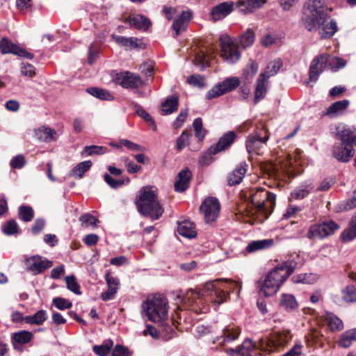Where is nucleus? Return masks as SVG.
I'll use <instances>...</instances> for the list:
<instances>
[{
	"label": "nucleus",
	"instance_id": "obj_1",
	"mask_svg": "<svg viewBox=\"0 0 356 356\" xmlns=\"http://www.w3.org/2000/svg\"><path fill=\"white\" fill-rule=\"evenodd\" d=\"M241 285L232 280H216L205 283L202 291L188 290L184 297L183 303L186 307L196 313H203L207 311L204 308L207 302H211L218 305L226 301L229 291H234Z\"/></svg>",
	"mask_w": 356,
	"mask_h": 356
},
{
	"label": "nucleus",
	"instance_id": "obj_22",
	"mask_svg": "<svg viewBox=\"0 0 356 356\" xmlns=\"http://www.w3.org/2000/svg\"><path fill=\"white\" fill-rule=\"evenodd\" d=\"M234 8V4L232 2H223L213 8L211 10V17L213 21L220 20L229 14Z\"/></svg>",
	"mask_w": 356,
	"mask_h": 356
},
{
	"label": "nucleus",
	"instance_id": "obj_20",
	"mask_svg": "<svg viewBox=\"0 0 356 356\" xmlns=\"http://www.w3.org/2000/svg\"><path fill=\"white\" fill-rule=\"evenodd\" d=\"M241 332L240 327L229 325L223 329L221 336L218 337L214 342H217L221 346L230 343L238 338Z\"/></svg>",
	"mask_w": 356,
	"mask_h": 356
},
{
	"label": "nucleus",
	"instance_id": "obj_25",
	"mask_svg": "<svg viewBox=\"0 0 356 356\" xmlns=\"http://www.w3.org/2000/svg\"><path fill=\"white\" fill-rule=\"evenodd\" d=\"M236 136V135L234 131H229L219 139L216 145L211 147V151L214 154H217L219 152L226 149L233 143Z\"/></svg>",
	"mask_w": 356,
	"mask_h": 356
},
{
	"label": "nucleus",
	"instance_id": "obj_50",
	"mask_svg": "<svg viewBox=\"0 0 356 356\" xmlns=\"http://www.w3.org/2000/svg\"><path fill=\"white\" fill-rule=\"evenodd\" d=\"M33 337V335L31 332L23 330L14 333L13 339L19 344H24L29 342Z\"/></svg>",
	"mask_w": 356,
	"mask_h": 356
},
{
	"label": "nucleus",
	"instance_id": "obj_37",
	"mask_svg": "<svg viewBox=\"0 0 356 356\" xmlns=\"http://www.w3.org/2000/svg\"><path fill=\"white\" fill-rule=\"evenodd\" d=\"M343 241H351L356 238V214L351 218L348 226L346 228L341 235Z\"/></svg>",
	"mask_w": 356,
	"mask_h": 356
},
{
	"label": "nucleus",
	"instance_id": "obj_55",
	"mask_svg": "<svg viewBox=\"0 0 356 356\" xmlns=\"http://www.w3.org/2000/svg\"><path fill=\"white\" fill-rule=\"evenodd\" d=\"M79 220L81 222V225L85 227H88L89 226L95 227L98 222V220L95 216L89 213L82 215L79 218Z\"/></svg>",
	"mask_w": 356,
	"mask_h": 356
},
{
	"label": "nucleus",
	"instance_id": "obj_27",
	"mask_svg": "<svg viewBox=\"0 0 356 356\" xmlns=\"http://www.w3.org/2000/svg\"><path fill=\"white\" fill-rule=\"evenodd\" d=\"M349 105V101L344 99L338 101L331 104L326 110L325 115L330 118H336L342 115Z\"/></svg>",
	"mask_w": 356,
	"mask_h": 356
},
{
	"label": "nucleus",
	"instance_id": "obj_29",
	"mask_svg": "<svg viewBox=\"0 0 356 356\" xmlns=\"http://www.w3.org/2000/svg\"><path fill=\"white\" fill-rule=\"evenodd\" d=\"M268 79L266 74H261L257 81V86L254 92V102L257 104L264 98L267 92Z\"/></svg>",
	"mask_w": 356,
	"mask_h": 356
},
{
	"label": "nucleus",
	"instance_id": "obj_7",
	"mask_svg": "<svg viewBox=\"0 0 356 356\" xmlns=\"http://www.w3.org/2000/svg\"><path fill=\"white\" fill-rule=\"evenodd\" d=\"M291 339V335L288 330L274 332L268 338L261 339L259 346L261 350L271 353L284 346Z\"/></svg>",
	"mask_w": 356,
	"mask_h": 356
},
{
	"label": "nucleus",
	"instance_id": "obj_13",
	"mask_svg": "<svg viewBox=\"0 0 356 356\" xmlns=\"http://www.w3.org/2000/svg\"><path fill=\"white\" fill-rule=\"evenodd\" d=\"M115 81L125 88H138L144 84L140 76L124 72L115 74Z\"/></svg>",
	"mask_w": 356,
	"mask_h": 356
},
{
	"label": "nucleus",
	"instance_id": "obj_63",
	"mask_svg": "<svg viewBox=\"0 0 356 356\" xmlns=\"http://www.w3.org/2000/svg\"><path fill=\"white\" fill-rule=\"evenodd\" d=\"M53 303L58 309L61 310L65 309H70L72 306L71 302L63 298H54Z\"/></svg>",
	"mask_w": 356,
	"mask_h": 356
},
{
	"label": "nucleus",
	"instance_id": "obj_59",
	"mask_svg": "<svg viewBox=\"0 0 356 356\" xmlns=\"http://www.w3.org/2000/svg\"><path fill=\"white\" fill-rule=\"evenodd\" d=\"M187 81L190 85L200 88H204L206 86L205 79L200 75H191L188 78Z\"/></svg>",
	"mask_w": 356,
	"mask_h": 356
},
{
	"label": "nucleus",
	"instance_id": "obj_61",
	"mask_svg": "<svg viewBox=\"0 0 356 356\" xmlns=\"http://www.w3.org/2000/svg\"><path fill=\"white\" fill-rule=\"evenodd\" d=\"M99 56L98 47L96 44L92 43L90 45L88 55V63L92 65Z\"/></svg>",
	"mask_w": 356,
	"mask_h": 356
},
{
	"label": "nucleus",
	"instance_id": "obj_56",
	"mask_svg": "<svg viewBox=\"0 0 356 356\" xmlns=\"http://www.w3.org/2000/svg\"><path fill=\"white\" fill-rule=\"evenodd\" d=\"M2 232L8 236L13 235L17 233L18 225L14 220H10L2 226Z\"/></svg>",
	"mask_w": 356,
	"mask_h": 356
},
{
	"label": "nucleus",
	"instance_id": "obj_24",
	"mask_svg": "<svg viewBox=\"0 0 356 356\" xmlns=\"http://www.w3.org/2000/svg\"><path fill=\"white\" fill-rule=\"evenodd\" d=\"M191 179V172L188 168H184L181 170L175 183V190L177 192L181 193L186 191L189 186V182Z\"/></svg>",
	"mask_w": 356,
	"mask_h": 356
},
{
	"label": "nucleus",
	"instance_id": "obj_4",
	"mask_svg": "<svg viewBox=\"0 0 356 356\" xmlns=\"http://www.w3.org/2000/svg\"><path fill=\"white\" fill-rule=\"evenodd\" d=\"M136 205L142 215L148 216L152 220L159 219L163 212L152 187L146 186L140 191Z\"/></svg>",
	"mask_w": 356,
	"mask_h": 356
},
{
	"label": "nucleus",
	"instance_id": "obj_57",
	"mask_svg": "<svg viewBox=\"0 0 356 356\" xmlns=\"http://www.w3.org/2000/svg\"><path fill=\"white\" fill-rule=\"evenodd\" d=\"M93 351L99 356H107L111 350V343H103L100 346H94Z\"/></svg>",
	"mask_w": 356,
	"mask_h": 356
},
{
	"label": "nucleus",
	"instance_id": "obj_33",
	"mask_svg": "<svg viewBox=\"0 0 356 356\" xmlns=\"http://www.w3.org/2000/svg\"><path fill=\"white\" fill-rule=\"evenodd\" d=\"M56 134V132L54 129L46 127H41L35 130V137L38 140L44 143L54 140Z\"/></svg>",
	"mask_w": 356,
	"mask_h": 356
},
{
	"label": "nucleus",
	"instance_id": "obj_18",
	"mask_svg": "<svg viewBox=\"0 0 356 356\" xmlns=\"http://www.w3.org/2000/svg\"><path fill=\"white\" fill-rule=\"evenodd\" d=\"M355 154V149L354 147L343 144L341 142L340 144H336L332 148V156L338 161L341 163H348Z\"/></svg>",
	"mask_w": 356,
	"mask_h": 356
},
{
	"label": "nucleus",
	"instance_id": "obj_35",
	"mask_svg": "<svg viewBox=\"0 0 356 356\" xmlns=\"http://www.w3.org/2000/svg\"><path fill=\"white\" fill-rule=\"evenodd\" d=\"M274 243L272 238L252 241L248 243L246 250L248 252H254L259 250H265L271 247Z\"/></svg>",
	"mask_w": 356,
	"mask_h": 356
},
{
	"label": "nucleus",
	"instance_id": "obj_5",
	"mask_svg": "<svg viewBox=\"0 0 356 356\" xmlns=\"http://www.w3.org/2000/svg\"><path fill=\"white\" fill-rule=\"evenodd\" d=\"M143 310L147 318L153 322H162L168 316L167 300L160 296L147 298L143 303Z\"/></svg>",
	"mask_w": 356,
	"mask_h": 356
},
{
	"label": "nucleus",
	"instance_id": "obj_16",
	"mask_svg": "<svg viewBox=\"0 0 356 356\" xmlns=\"http://www.w3.org/2000/svg\"><path fill=\"white\" fill-rule=\"evenodd\" d=\"M327 69L326 54H322L316 56L309 67V81L316 82L321 74Z\"/></svg>",
	"mask_w": 356,
	"mask_h": 356
},
{
	"label": "nucleus",
	"instance_id": "obj_2",
	"mask_svg": "<svg viewBox=\"0 0 356 356\" xmlns=\"http://www.w3.org/2000/svg\"><path fill=\"white\" fill-rule=\"evenodd\" d=\"M296 266L297 263L293 260H287L277 264L257 282L259 296L268 298L275 295L282 284L293 273Z\"/></svg>",
	"mask_w": 356,
	"mask_h": 356
},
{
	"label": "nucleus",
	"instance_id": "obj_34",
	"mask_svg": "<svg viewBox=\"0 0 356 356\" xmlns=\"http://www.w3.org/2000/svg\"><path fill=\"white\" fill-rule=\"evenodd\" d=\"M314 187L311 181H306L298 186L291 194V197L296 200H301L307 196Z\"/></svg>",
	"mask_w": 356,
	"mask_h": 356
},
{
	"label": "nucleus",
	"instance_id": "obj_3",
	"mask_svg": "<svg viewBox=\"0 0 356 356\" xmlns=\"http://www.w3.org/2000/svg\"><path fill=\"white\" fill-rule=\"evenodd\" d=\"M254 209L250 211V215L258 214L259 220L267 219L272 213L275 204V195L263 188H252L248 194Z\"/></svg>",
	"mask_w": 356,
	"mask_h": 356
},
{
	"label": "nucleus",
	"instance_id": "obj_26",
	"mask_svg": "<svg viewBox=\"0 0 356 356\" xmlns=\"http://www.w3.org/2000/svg\"><path fill=\"white\" fill-rule=\"evenodd\" d=\"M267 0H238L240 11L243 13H250L262 7Z\"/></svg>",
	"mask_w": 356,
	"mask_h": 356
},
{
	"label": "nucleus",
	"instance_id": "obj_54",
	"mask_svg": "<svg viewBox=\"0 0 356 356\" xmlns=\"http://www.w3.org/2000/svg\"><path fill=\"white\" fill-rule=\"evenodd\" d=\"M67 288L75 294H81L80 286L74 275L67 276L65 278Z\"/></svg>",
	"mask_w": 356,
	"mask_h": 356
},
{
	"label": "nucleus",
	"instance_id": "obj_42",
	"mask_svg": "<svg viewBox=\"0 0 356 356\" xmlns=\"http://www.w3.org/2000/svg\"><path fill=\"white\" fill-rule=\"evenodd\" d=\"M326 60L327 69L332 72H337L344 67L346 65V62L343 59L334 56L326 54Z\"/></svg>",
	"mask_w": 356,
	"mask_h": 356
},
{
	"label": "nucleus",
	"instance_id": "obj_52",
	"mask_svg": "<svg viewBox=\"0 0 356 356\" xmlns=\"http://www.w3.org/2000/svg\"><path fill=\"white\" fill-rule=\"evenodd\" d=\"M193 126L195 136L199 140H202L207 134V131L203 128L202 119L200 118H195L193 121Z\"/></svg>",
	"mask_w": 356,
	"mask_h": 356
},
{
	"label": "nucleus",
	"instance_id": "obj_9",
	"mask_svg": "<svg viewBox=\"0 0 356 356\" xmlns=\"http://www.w3.org/2000/svg\"><path fill=\"white\" fill-rule=\"evenodd\" d=\"M221 48L220 56L225 61L229 64L236 63L241 58L236 44L227 35H222L220 37Z\"/></svg>",
	"mask_w": 356,
	"mask_h": 356
},
{
	"label": "nucleus",
	"instance_id": "obj_23",
	"mask_svg": "<svg viewBox=\"0 0 356 356\" xmlns=\"http://www.w3.org/2000/svg\"><path fill=\"white\" fill-rule=\"evenodd\" d=\"M248 165L245 162L241 163L227 176V182L229 186L239 184L243 180L246 172Z\"/></svg>",
	"mask_w": 356,
	"mask_h": 356
},
{
	"label": "nucleus",
	"instance_id": "obj_44",
	"mask_svg": "<svg viewBox=\"0 0 356 356\" xmlns=\"http://www.w3.org/2000/svg\"><path fill=\"white\" fill-rule=\"evenodd\" d=\"M254 33L249 29L240 36L238 43L241 47L246 49L254 43Z\"/></svg>",
	"mask_w": 356,
	"mask_h": 356
},
{
	"label": "nucleus",
	"instance_id": "obj_8",
	"mask_svg": "<svg viewBox=\"0 0 356 356\" xmlns=\"http://www.w3.org/2000/svg\"><path fill=\"white\" fill-rule=\"evenodd\" d=\"M269 139L267 130L262 128L250 134L245 140V147L249 154H259Z\"/></svg>",
	"mask_w": 356,
	"mask_h": 356
},
{
	"label": "nucleus",
	"instance_id": "obj_43",
	"mask_svg": "<svg viewBox=\"0 0 356 356\" xmlns=\"http://www.w3.org/2000/svg\"><path fill=\"white\" fill-rule=\"evenodd\" d=\"M354 341H356V327L348 330L341 334L339 341V346L346 348H348Z\"/></svg>",
	"mask_w": 356,
	"mask_h": 356
},
{
	"label": "nucleus",
	"instance_id": "obj_58",
	"mask_svg": "<svg viewBox=\"0 0 356 356\" xmlns=\"http://www.w3.org/2000/svg\"><path fill=\"white\" fill-rule=\"evenodd\" d=\"M120 146H124L127 149L133 151H140L142 149L141 146L127 139L121 140L120 144L113 143V147L119 148Z\"/></svg>",
	"mask_w": 356,
	"mask_h": 356
},
{
	"label": "nucleus",
	"instance_id": "obj_14",
	"mask_svg": "<svg viewBox=\"0 0 356 356\" xmlns=\"http://www.w3.org/2000/svg\"><path fill=\"white\" fill-rule=\"evenodd\" d=\"M336 136L340 142L353 147H356V128L347 124H339L336 128Z\"/></svg>",
	"mask_w": 356,
	"mask_h": 356
},
{
	"label": "nucleus",
	"instance_id": "obj_6",
	"mask_svg": "<svg viewBox=\"0 0 356 356\" xmlns=\"http://www.w3.org/2000/svg\"><path fill=\"white\" fill-rule=\"evenodd\" d=\"M325 5L323 0H308L304 5L302 22L308 31H313L314 27L318 24L317 19H322L326 15Z\"/></svg>",
	"mask_w": 356,
	"mask_h": 356
},
{
	"label": "nucleus",
	"instance_id": "obj_51",
	"mask_svg": "<svg viewBox=\"0 0 356 356\" xmlns=\"http://www.w3.org/2000/svg\"><path fill=\"white\" fill-rule=\"evenodd\" d=\"M282 65V63L280 59L271 61L268 63L266 70L263 74H266V77L268 79L269 77L274 76L278 72Z\"/></svg>",
	"mask_w": 356,
	"mask_h": 356
},
{
	"label": "nucleus",
	"instance_id": "obj_41",
	"mask_svg": "<svg viewBox=\"0 0 356 356\" xmlns=\"http://www.w3.org/2000/svg\"><path fill=\"white\" fill-rule=\"evenodd\" d=\"M261 349V348L259 346V341L258 343H254L250 339H245L243 342L238 346V350L239 351V355H249L250 353L254 349Z\"/></svg>",
	"mask_w": 356,
	"mask_h": 356
},
{
	"label": "nucleus",
	"instance_id": "obj_32",
	"mask_svg": "<svg viewBox=\"0 0 356 356\" xmlns=\"http://www.w3.org/2000/svg\"><path fill=\"white\" fill-rule=\"evenodd\" d=\"M280 305L289 312H296L299 306L295 296L290 293L281 295Z\"/></svg>",
	"mask_w": 356,
	"mask_h": 356
},
{
	"label": "nucleus",
	"instance_id": "obj_21",
	"mask_svg": "<svg viewBox=\"0 0 356 356\" xmlns=\"http://www.w3.org/2000/svg\"><path fill=\"white\" fill-rule=\"evenodd\" d=\"M113 39L120 47H124L127 50H132L135 49H143L145 48V44L142 39L135 37H124V36H113Z\"/></svg>",
	"mask_w": 356,
	"mask_h": 356
},
{
	"label": "nucleus",
	"instance_id": "obj_45",
	"mask_svg": "<svg viewBox=\"0 0 356 356\" xmlns=\"http://www.w3.org/2000/svg\"><path fill=\"white\" fill-rule=\"evenodd\" d=\"M317 280V276L312 273H300L292 277V281L296 284H314Z\"/></svg>",
	"mask_w": 356,
	"mask_h": 356
},
{
	"label": "nucleus",
	"instance_id": "obj_49",
	"mask_svg": "<svg viewBox=\"0 0 356 356\" xmlns=\"http://www.w3.org/2000/svg\"><path fill=\"white\" fill-rule=\"evenodd\" d=\"M19 218L24 222H30L34 216V211L29 206H21L18 209Z\"/></svg>",
	"mask_w": 356,
	"mask_h": 356
},
{
	"label": "nucleus",
	"instance_id": "obj_39",
	"mask_svg": "<svg viewBox=\"0 0 356 356\" xmlns=\"http://www.w3.org/2000/svg\"><path fill=\"white\" fill-rule=\"evenodd\" d=\"M178 97L171 96L161 104V113L163 115H169L177 111L178 106Z\"/></svg>",
	"mask_w": 356,
	"mask_h": 356
},
{
	"label": "nucleus",
	"instance_id": "obj_48",
	"mask_svg": "<svg viewBox=\"0 0 356 356\" xmlns=\"http://www.w3.org/2000/svg\"><path fill=\"white\" fill-rule=\"evenodd\" d=\"M87 92L101 100H109L111 97V95L108 90L97 87L88 88Z\"/></svg>",
	"mask_w": 356,
	"mask_h": 356
},
{
	"label": "nucleus",
	"instance_id": "obj_47",
	"mask_svg": "<svg viewBox=\"0 0 356 356\" xmlns=\"http://www.w3.org/2000/svg\"><path fill=\"white\" fill-rule=\"evenodd\" d=\"M342 300L348 303L356 302V289L353 285H348L341 290Z\"/></svg>",
	"mask_w": 356,
	"mask_h": 356
},
{
	"label": "nucleus",
	"instance_id": "obj_38",
	"mask_svg": "<svg viewBox=\"0 0 356 356\" xmlns=\"http://www.w3.org/2000/svg\"><path fill=\"white\" fill-rule=\"evenodd\" d=\"M329 329L331 331H340L343 329L342 321L331 312H326L325 316Z\"/></svg>",
	"mask_w": 356,
	"mask_h": 356
},
{
	"label": "nucleus",
	"instance_id": "obj_36",
	"mask_svg": "<svg viewBox=\"0 0 356 356\" xmlns=\"http://www.w3.org/2000/svg\"><path fill=\"white\" fill-rule=\"evenodd\" d=\"M213 54V50L211 49L208 51L203 50L200 51L195 56V65H198L201 69L208 67L212 58Z\"/></svg>",
	"mask_w": 356,
	"mask_h": 356
},
{
	"label": "nucleus",
	"instance_id": "obj_19",
	"mask_svg": "<svg viewBox=\"0 0 356 356\" xmlns=\"http://www.w3.org/2000/svg\"><path fill=\"white\" fill-rule=\"evenodd\" d=\"M0 50L3 54H13L21 57L27 58L28 59L33 58V54L26 51L6 38L0 40Z\"/></svg>",
	"mask_w": 356,
	"mask_h": 356
},
{
	"label": "nucleus",
	"instance_id": "obj_17",
	"mask_svg": "<svg viewBox=\"0 0 356 356\" xmlns=\"http://www.w3.org/2000/svg\"><path fill=\"white\" fill-rule=\"evenodd\" d=\"M26 265L29 271L37 275L49 268L53 265V262L39 255H35L27 259Z\"/></svg>",
	"mask_w": 356,
	"mask_h": 356
},
{
	"label": "nucleus",
	"instance_id": "obj_12",
	"mask_svg": "<svg viewBox=\"0 0 356 356\" xmlns=\"http://www.w3.org/2000/svg\"><path fill=\"white\" fill-rule=\"evenodd\" d=\"M200 210L204 215L206 222L211 223L215 222L219 216L220 204L217 198L209 197L202 203Z\"/></svg>",
	"mask_w": 356,
	"mask_h": 356
},
{
	"label": "nucleus",
	"instance_id": "obj_53",
	"mask_svg": "<svg viewBox=\"0 0 356 356\" xmlns=\"http://www.w3.org/2000/svg\"><path fill=\"white\" fill-rule=\"evenodd\" d=\"M191 136V131H184L177 140V149L181 150L185 148L189 144V139Z\"/></svg>",
	"mask_w": 356,
	"mask_h": 356
},
{
	"label": "nucleus",
	"instance_id": "obj_15",
	"mask_svg": "<svg viewBox=\"0 0 356 356\" xmlns=\"http://www.w3.org/2000/svg\"><path fill=\"white\" fill-rule=\"evenodd\" d=\"M318 24L314 27V31L318 30L321 38H330L332 36L337 30V23L330 19L326 14L323 19L318 20Z\"/></svg>",
	"mask_w": 356,
	"mask_h": 356
},
{
	"label": "nucleus",
	"instance_id": "obj_62",
	"mask_svg": "<svg viewBox=\"0 0 356 356\" xmlns=\"http://www.w3.org/2000/svg\"><path fill=\"white\" fill-rule=\"evenodd\" d=\"M293 165V159L291 156H289L287 160L285 162H282L280 164V168L276 165L273 166V170L275 173L279 174L280 170L282 172L285 173L287 172V169L289 167H291Z\"/></svg>",
	"mask_w": 356,
	"mask_h": 356
},
{
	"label": "nucleus",
	"instance_id": "obj_31",
	"mask_svg": "<svg viewBox=\"0 0 356 356\" xmlns=\"http://www.w3.org/2000/svg\"><path fill=\"white\" fill-rule=\"evenodd\" d=\"M191 17L192 13L190 11H184L175 19L172 24V28L175 31L177 35H179L180 32L186 30Z\"/></svg>",
	"mask_w": 356,
	"mask_h": 356
},
{
	"label": "nucleus",
	"instance_id": "obj_60",
	"mask_svg": "<svg viewBox=\"0 0 356 356\" xmlns=\"http://www.w3.org/2000/svg\"><path fill=\"white\" fill-rule=\"evenodd\" d=\"M214 154H215L211 151L210 147L207 152H204L201 155L199 159V164L202 166H207L210 165L213 161V156Z\"/></svg>",
	"mask_w": 356,
	"mask_h": 356
},
{
	"label": "nucleus",
	"instance_id": "obj_11",
	"mask_svg": "<svg viewBox=\"0 0 356 356\" xmlns=\"http://www.w3.org/2000/svg\"><path fill=\"white\" fill-rule=\"evenodd\" d=\"M239 84L240 80L238 77L232 76L227 78L209 90L206 95V97L207 99L218 97L234 90Z\"/></svg>",
	"mask_w": 356,
	"mask_h": 356
},
{
	"label": "nucleus",
	"instance_id": "obj_10",
	"mask_svg": "<svg viewBox=\"0 0 356 356\" xmlns=\"http://www.w3.org/2000/svg\"><path fill=\"white\" fill-rule=\"evenodd\" d=\"M339 226L332 220H325L310 227L307 236L309 239L323 238L333 234Z\"/></svg>",
	"mask_w": 356,
	"mask_h": 356
},
{
	"label": "nucleus",
	"instance_id": "obj_30",
	"mask_svg": "<svg viewBox=\"0 0 356 356\" xmlns=\"http://www.w3.org/2000/svg\"><path fill=\"white\" fill-rule=\"evenodd\" d=\"M126 22L131 26L138 29L147 30L151 25L150 21L145 16L141 15H130Z\"/></svg>",
	"mask_w": 356,
	"mask_h": 356
},
{
	"label": "nucleus",
	"instance_id": "obj_28",
	"mask_svg": "<svg viewBox=\"0 0 356 356\" xmlns=\"http://www.w3.org/2000/svg\"><path fill=\"white\" fill-rule=\"evenodd\" d=\"M177 232L181 236L188 238H193L197 235L195 225L190 220L179 222Z\"/></svg>",
	"mask_w": 356,
	"mask_h": 356
},
{
	"label": "nucleus",
	"instance_id": "obj_46",
	"mask_svg": "<svg viewBox=\"0 0 356 356\" xmlns=\"http://www.w3.org/2000/svg\"><path fill=\"white\" fill-rule=\"evenodd\" d=\"M92 165V164L90 161H85L79 163L72 170V176L81 179L83 176L84 173L89 170Z\"/></svg>",
	"mask_w": 356,
	"mask_h": 356
},
{
	"label": "nucleus",
	"instance_id": "obj_64",
	"mask_svg": "<svg viewBox=\"0 0 356 356\" xmlns=\"http://www.w3.org/2000/svg\"><path fill=\"white\" fill-rule=\"evenodd\" d=\"M136 112L138 116L144 119L146 122H149L150 124L152 125V129L154 131L156 130V124L150 115L147 113L146 111H145L142 107H138L136 110Z\"/></svg>",
	"mask_w": 356,
	"mask_h": 356
},
{
	"label": "nucleus",
	"instance_id": "obj_40",
	"mask_svg": "<svg viewBox=\"0 0 356 356\" xmlns=\"http://www.w3.org/2000/svg\"><path fill=\"white\" fill-rule=\"evenodd\" d=\"M47 318V312L41 309L33 315L25 316L24 322L28 324L40 325L46 321Z\"/></svg>",
	"mask_w": 356,
	"mask_h": 356
}]
</instances>
